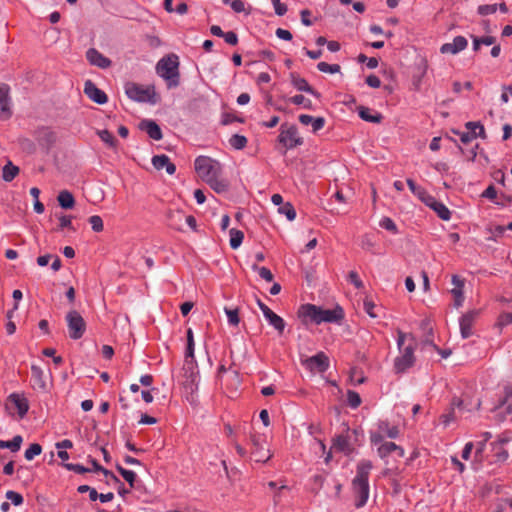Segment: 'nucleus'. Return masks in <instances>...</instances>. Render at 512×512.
Segmentation results:
<instances>
[{
	"label": "nucleus",
	"instance_id": "1",
	"mask_svg": "<svg viewBox=\"0 0 512 512\" xmlns=\"http://www.w3.org/2000/svg\"><path fill=\"white\" fill-rule=\"evenodd\" d=\"M397 345L400 355L394 360V370L396 373H404L415 363L416 340L411 334L398 331Z\"/></svg>",
	"mask_w": 512,
	"mask_h": 512
},
{
	"label": "nucleus",
	"instance_id": "2",
	"mask_svg": "<svg viewBox=\"0 0 512 512\" xmlns=\"http://www.w3.org/2000/svg\"><path fill=\"white\" fill-rule=\"evenodd\" d=\"M373 465L369 460H361L357 465L356 476L352 481L355 506L363 507L369 498L368 477Z\"/></svg>",
	"mask_w": 512,
	"mask_h": 512
},
{
	"label": "nucleus",
	"instance_id": "3",
	"mask_svg": "<svg viewBox=\"0 0 512 512\" xmlns=\"http://www.w3.org/2000/svg\"><path fill=\"white\" fill-rule=\"evenodd\" d=\"M298 314L305 323L312 322L315 324H320L322 322H339L344 316L343 310L340 307H336L334 309H323L313 304L302 305Z\"/></svg>",
	"mask_w": 512,
	"mask_h": 512
},
{
	"label": "nucleus",
	"instance_id": "4",
	"mask_svg": "<svg viewBox=\"0 0 512 512\" xmlns=\"http://www.w3.org/2000/svg\"><path fill=\"white\" fill-rule=\"evenodd\" d=\"M157 74L163 78L169 89L180 84L179 58L176 54H169L161 58L156 65Z\"/></svg>",
	"mask_w": 512,
	"mask_h": 512
},
{
	"label": "nucleus",
	"instance_id": "5",
	"mask_svg": "<svg viewBox=\"0 0 512 512\" xmlns=\"http://www.w3.org/2000/svg\"><path fill=\"white\" fill-rule=\"evenodd\" d=\"M195 170L199 177L205 182L216 176L222 175L221 164L218 161L205 156H199L196 158Z\"/></svg>",
	"mask_w": 512,
	"mask_h": 512
},
{
	"label": "nucleus",
	"instance_id": "6",
	"mask_svg": "<svg viewBox=\"0 0 512 512\" xmlns=\"http://www.w3.org/2000/svg\"><path fill=\"white\" fill-rule=\"evenodd\" d=\"M126 95L133 101L148 102L155 104L156 93L153 86H143L137 83L129 82L125 85Z\"/></svg>",
	"mask_w": 512,
	"mask_h": 512
},
{
	"label": "nucleus",
	"instance_id": "7",
	"mask_svg": "<svg viewBox=\"0 0 512 512\" xmlns=\"http://www.w3.org/2000/svg\"><path fill=\"white\" fill-rule=\"evenodd\" d=\"M65 319L69 337L73 340L80 339L86 331V322L83 317L78 311L71 310L67 313Z\"/></svg>",
	"mask_w": 512,
	"mask_h": 512
},
{
	"label": "nucleus",
	"instance_id": "8",
	"mask_svg": "<svg viewBox=\"0 0 512 512\" xmlns=\"http://www.w3.org/2000/svg\"><path fill=\"white\" fill-rule=\"evenodd\" d=\"M302 366L312 374L323 373L329 368V358L324 352L311 357H301Z\"/></svg>",
	"mask_w": 512,
	"mask_h": 512
},
{
	"label": "nucleus",
	"instance_id": "9",
	"mask_svg": "<svg viewBox=\"0 0 512 512\" xmlns=\"http://www.w3.org/2000/svg\"><path fill=\"white\" fill-rule=\"evenodd\" d=\"M398 435L399 429L397 426H391L388 422L381 421L377 426V430L371 431L370 441L372 445H378L385 437L394 439L397 438Z\"/></svg>",
	"mask_w": 512,
	"mask_h": 512
},
{
	"label": "nucleus",
	"instance_id": "10",
	"mask_svg": "<svg viewBox=\"0 0 512 512\" xmlns=\"http://www.w3.org/2000/svg\"><path fill=\"white\" fill-rule=\"evenodd\" d=\"M496 417L499 421H512V387L504 388V396L500 403L495 407Z\"/></svg>",
	"mask_w": 512,
	"mask_h": 512
},
{
	"label": "nucleus",
	"instance_id": "11",
	"mask_svg": "<svg viewBox=\"0 0 512 512\" xmlns=\"http://www.w3.org/2000/svg\"><path fill=\"white\" fill-rule=\"evenodd\" d=\"M279 142L283 144L287 149L295 148L303 143V140L298 135V130L295 126L285 127L282 125L281 132L279 134Z\"/></svg>",
	"mask_w": 512,
	"mask_h": 512
},
{
	"label": "nucleus",
	"instance_id": "12",
	"mask_svg": "<svg viewBox=\"0 0 512 512\" xmlns=\"http://www.w3.org/2000/svg\"><path fill=\"white\" fill-rule=\"evenodd\" d=\"M252 451L251 455L256 462H266L270 459L271 454L265 447V441L259 436H251Z\"/></svg>",
	"mask_w": 512,
	"mask_h": 512
},
{
	"label": "nucleus",
	"instance_id": "13",
	"mask_svg": "<svg viewBox=\"0 0 512 512\" xmlns=\"http://www.w3.org/2000/svg\"><path fill=\"white\" fill-rule=\"evenodd\" d=\"M85 95L97 104H105L108 97L104 91L99 89L91 80H87L84 84Z\"/></svg>",
	"mask_w": 512,
	"mask_h": 512
},
{
	"label": "nucleus",
	"instance_id": "14",
	"mask_svg": "<svg viewBox=\"0 0 512 512\" xmlns=\"http://www.w3.org/2000/svg\"><path fill=\"white\" fill-rule=\"evenodd\" d=\"M478 314V310H471L461 317L460 332L463 338H469L473 334L472 327Z\"/></svg>",
	"mask_w": 512,
	"mask_h": 512
},
{
	"label": "nucleus",
	"instance_id": "15",
	"mask_svg": "<svg viewBox=\"0 0 512 512\" xmlns=\"http://www.w3.org/2000/svg\"><path fill=\"white\" fill-rule=\"evenodd\" d=\"M468 41L462 36H457L451 43H445L441 46L440 51L443 54L455 55L467 47Z\"/></svg>",
	"mask_w": 512,
	"mask_h": 512
},
{
	"label": "nucleus",
	"instance_id": "16",
	"mask_svg": "<svg viewBox=\"0 0 512 512\" xmlns=\"http://www.w3.org/2000/svg\"><path fill=\"white\" fill-rule=\"evenodd\" d=\"M425 204L433 209L440 219L444 221L450 220V210L442 202L437 201L432 195L426 199Z\"/></svg>",
	"mask_w": 512,
	"mask_h": 512
},
{
	"label": "nucleus",
	"instance_id": "17",
	"mask_svg": "<svg viewBox=\"0 0 512 512\" xmlns=\"http://www.w3.org/2000/svg\"><path fill=\"white\" fill-rule=\"evenodd\" d=\"M451 281L453 285V288L451 289V294L453 295L454 298V306L456 308H459L460 306H462L464 302V281L457 275H453Z\"/></svg>",
	"mask_w": 512,
	"mask_h": 512
},
{
	"label": "nucleus",
	"instance_id": "18",
	"mask_svg": "<svg viewBox=\"0 0 512 512\" xmlns=\"http://www.w3.org/2000/svg\"><path fill=\"white\" fill-rule=\"evenodd\" d=\"M86 58L91 65L97 66L99 68L105 69L111 65L110 59L102 55L99 51L94 48H90L86 52Z\"/></svg>",
	"mask_w": 512,
	"mask_h": 512
},
{
	"label": "nucleus",
	"instance_id": "19",
	"mask_svg": "<svg viewBox=\"0 0 512 512\" xmlns=\"http://www.w3.org/2000/svg\"><path fill=\"white\" fill-rule=\"evenodd\" d=\"M290 81H291V84L298 91L307 92L316 98H320V94L312 86L309 85V83L306 81V79L300 77L299 75H297L295 73H291Z\"/></svg>",
	"mask_w": 512,
	"mask_h": 512
},
{
	"label": "nucleus",
	"instance_id": "20",
	"mask_svg": "<svg viewBox=\"0 0 512 512\" xmlns=\"http://www.w3.org/2000/svg\"><path fill=\"white\" fill-rule=\"evenodd\" d=\"M0 116L4 119L11 116L9 87L6 84H0Z\"/></svg>",
	"mask_w": 512,
	"mask_h": 512
},
{
	"label": "nucleus",
	"instance_id": "21",
	"mask_svg": "<svg viewBox=\"0 0 512 512\" xmlns=\"http://www.w3.org/2000/svg\"><path fill=\"white\" fill-rule=\"evenodd\" d=\"M152 164L157 170L164 169L169 175H173L176 171V166L170 161L169 157L165 154L155 155L152 158Z\"/></svg>",
	"mask_w": 512,
	"mask_h": 512
},
{
	"label": "nucleus",
	"instance_id": "22",
	"mask_svg": "<svg viewBox=\"0 0 512 512\" xmlns=\"http://www.w3.org/2000/svg\"><path fill=\"white\" fill-rule=\"evenodd\" d=\"M31 381L35 389L45 390L47 387L44 371L38 365L31 366Z\"/></svg>",
	"mask_w": 512,
	"mask_h": 512
},
{
	"label": "nucleus",
	"instance_id": "23",
	"mask_svg": "<svg viewBox=\"0 0 512 512\" xmlns=\"http://www.w3.org/2000/svg\"><path fill=\"white\" fill-rule=\"evenodd\" d=\"M8 401L17 409L20 418H23L28 412L29 404L25 397L13 393L9 396Z\"/></svg>",
	"mask_w": 512,
	"mask_h": 512
},
{
	"label": "nucleus",
	"instance_id": "24",
	"mask_svg": "<svg viewBox=\"0 0 512 512\" xmlns=\"http://www.w3.org/2000/svg\"><path fill=\"white\" fill-rule=\"evenodd\" d=\"M428 69L427 60L421 58L415 65V71L413 73V85L416 90L420 89L423 77L426 75Z\"/></svg>",
	"mask_w": 512,
	"mask_h": 512
},
{
	"label": "nucleus",
	"instance_id": "25",
	"mask_svg": "<svg viewBox=\"0 0 512 512\" xmlns=\"http://www.w3.org/2000/svg\"><path fill=\"white\" fill-rule=\"evenodd\" d=\"M140 127L144 130L153 140H161L163 135L159 125L152 120H144L141 122Z\"/></svg>",
	"mask_w": 512,
	"mask_h": 512
},
{
	"label": "nucleus",
	"instance_id": "26",
	"mask_svg": "<svg viewBox=\"0 0 512 512\" xmlns=\"http://www.w3.org/2000/svg\"><path fill=\"white\" fill-rule=\"evenodd\" d=\"M298 119L302 125H305V126L311 125L312 131L314 133L321 130L325 125V119L323 117L315 118V117L307 115V114H301Z\"/></svg>",
	"mask_w": 512,
	"mask_h": 512
},
{
	"label": "nucleus",
	"instance_id": "27",
	"mask_svg": "<svg viewBox=\"0 0 512 512\" xmlns=\"http://www.w3.org/2000/svg\"><path fill=\"white\" fill-rule=\"evenodd\" d=\"M36 138L38 143L46 149L56 141L55 133L48 128L39 129Z\"/></svg>",
	"mask_w": 512,
	"mask_h": 512
},
{
	"label": "nucleus",
	"instance_id": "28",
	"mask_svg": "<svg viewBox=\"0 0 512 512\" xmlns=\"http://www.w3.org/2000/svg\"><path fill=\"white\" fill-rule=\"evenodd\" d=\"M333 448L345 454H349L352 452V447L350 445L349 438L345 435H338L334 439Z\"/></svg>",
	"mask_w": 512,
	"mask_h": 512
},
{
	"label": "nucleus",
	"instance_id": "29",
	"mask_svg": "<svg viewBox=\"0 0 512 512\" xmlns=\"http://www.w3.org/2000/svg\"><path fill=\"white\" fill-rule=\"evenodd\" d=\"M216 193H223L228 190L229 183L221 176H216L206 182Z\"/></svg>",
	"mask_w": 512,
	"mask_h": 512
},
{
	"label": "nucleus",
	"instance_id": "30",
	"mask_svg": "<svg viewBox=\"0 0 512 512\" xmlns=\"http://www.w3.org/2000/svg\"><path fill=\"white\" fill-rule=\"evenodd\" d=\"M358 112H359V116L362 120L371 122V123H380L383 118L380 113L375 112L373 114L372 110L367 107H360Z\"/></svg>",
	"mask_w": 512,
	"mask_h": 512
},
{
	"label": "nucleus",
	"instance_id": "31",
	"mask_svg": "<svg viewBox=\"0 0 512 512\" xmlns=\"http://www.w3.org/2000/svg\"><path fill=\"white\" fill-rule=\"evenodd\" d=\"M407 185L410 191L417 196L423 203L426 202V199L431 195L421 186L417 185L412 179H407Z\"/></svg>",
	"mask_w": 512,
	"mask_h": 512
},
{
	"label": "nucleus",
	"instance_id": "32",
	"mask_svg": "<svg viewBox=\"0 0 512 512\" xmlns=\"http://www.w3.org/2000/svg\"><path fill=\"white\" fill-rule=\"evenodd\" d=\"M265 318L269 322V324L272 325L277 330L279 334L283 333L285 329V322L279 315L271 311L265 316Z\"/></svg>",
	"mask_w": 512,
	"mask_h": 512
},
{
	"label": "nucleus",
	"instance_id": "33",
	"mask_svg": "<svg viewBox=\"0 0 512 512\" xmlns=\"http://www.w3.org/2000/svg\"><path fill=\"white\" fill-rule=\"evenodd\" d=\"M57 200L59 205L64 209H71L75 204L73 195L67 190L61 191L58 194Z\"/></svg>",
	"mask_w": 512,
	"mask_h": 512
},
{
	"label": "nucleus",
	"instance_id": "34",
	"mask_svg": "<svg viewBox=\"0 0 512 512\" xmlns=\"http://www.w3.org/2000/svg\"><path fill=\"white\" fill-rule=\"evenodd\" d=\"M23 442V438L20 435H16L10 441L0 440V449H10L12 452H17L21 444Z\"/></svg>",
	"mask_w": 512,
	"mask_h": 512
},
{
	"label": "nucleus",
	"instance_id": "35",
	"mask_svg": "<svg viewBox=\"0 0 512 512\" xmlns=\"http://www.w3.org/2000/svg\"><path fill=\"white\" fill-rule=\"evenodd\" d=\"M377 446V453L380 458L387 457L390 453L394 451V449H398V445H396L393 442H385L384 440L380 443H378Z\"/></svg>",
	"mask_w": 512,
	"mask_h": 512
},
{
	"label": "nucleus",
	"instance_id": "36",
	"mask_svg": "<svg viewBox=\"0 0 512 512\" xmlns=\"http://www.w3.org/2000/svg\"><path fill=\"white\" fill-rule=\"evenodd\" d=\"M229 235H230V247L234 250L239 248L243 242L244 233L238 229L232 228L229 231Z\"/></svg>",
	"mask_w": 512,
	"mask_h": 512
},
{
	"label": "nucleus",
	"instance_id": "37",
	"mask_svg": "<svg viewBox=\"0 0 512 512\" xmlns=\"http://www.w3.org/2000/svg\"><path fill=\"white\" fill-rule=\"evenodd\" d=\"M18 173L19 168L14 166L11 162H8V164L3 167L2 177L5 181L10 182L18 175Z\"/></svg>",
	"mask_w": 512,
	"mask_h": 512
},
{
	"label": "nucleus",
	"instance_id": "38",
	"mask_svg": "<svg viewBox=\"0 0 512 512\" xmlns=\"http://www.w3.org/2000/svg\"><path fill=\"white\" fill-rule=\"evenodd\" d=\"M247 138L243 135L234 134L229 139V144L231 147H233L236 150H241L246 147L247 145Z\"/></svg>",
	"mask_w": 512,
	"mask_h": 512
},
{
	"label": "nucleus",
	"instance_id": "39",
	"mask_svg": "<svg viewBox=\"0 0 512 512\" xmlns=\"http://www.w3.org/2000/svg\"><path fill=\"white\" fill-rule=\"evenodd\" d=\"M168 219L170 221V226L176 230H181L180 223L184 219V215L180 211H170L168 213Z\"/></svg>",
	"mask_w": 512,
	"mask_h": 512
},
{
	"label": "nucleus",
	"instance_id": "40",
	"mask_svg": "<svg viewBox=\"0 0 512 512\" xmlns=\"http://www.w3.org/2000/svg\"><path fill=\"white\" fill-rule=\"evenodd\" d=\"M278 212L285 215L289 221H293L296 218V211L290 202L283 203L278 208Z\"/></svg>",
	"mask_w": 512,
	"mask_h": 512
},
{
	"label": "nucleus",
	"instance_id": "41",
	"mask_svg": "<svg viewBox=\"0 0 512 512\" xmlns=\"http://www.w3.org/2000/svg\"><path fill=\"white\" fill-rule=\"evenodd\" d=\"M97 135L109 147L115 148L117 145L116 138L108 130H98Z\"/></svg>",
	"mask_w": 512,
	"mask_h": 512
},
{
	"label": "nucleus",
	"instance_id": "42",
	"mask_svg": "<svg viewBox=\"0 0 512 512\" xmlns=\"http://www.w3.org/2000/svg\"><path fill=\"white\" fill-rule=\"evenodd\" d=\"M117 471L121 474V476L129 483L130 487H134V482L136 480V474L131 471L123 468L120 465H116Z\"/></svg>",
	"mask_w": 512,
	"mask_h": 512
},
{
	"label": "nucleus",
	"instance_id": "43",
	"mask_svg": "<svg viewBox=\"0 0 512 512\" xmlns=\"http://www.w3.org/2000/svg\"><path fill=\"white\" fill-rule=\"evenodd\" d=\"M42 452V447L38 443H33L29 446L28 449H26L24 456L25 459L28 461H31L34 459V457L40 455Z\"/></svg>",
	"mask_w": 512,
	"mask_h": 512
},
{
	"label": "nucleus",
	"instance_id": "44",
	"mask_svg": "<svg viewBox=\"0 0 512 512\" xmlns=\"http://www.w3.org/2000/svg\"><path fill=\"white\" fill-rule=\"evenodd\" d=\"M194 336L193 331L191 328L187 330V349H186V357L191 358V360L194 359Z\"/></svg>",
	"mask_w": 512,
	"mask_h": 512
},
{
	"label": "nucleus",
	"instance_id": "45",
	"mask_svg": "<svg viewBox=\"0 0 512 512\" xmlns=\"http://www.w3.org/2000/svg\"><path fill=\"white\" fill-rule=\"evenodd\" d=\"M494 43H495V38L492 36L485 35L482 37H476L473 40V48H474V50H478L481 44L490 46Z\"/></svg>",
	"mask_w": 512,
	"mask_h": 512
},
{
	"label": "nucleus",
	"instance_id": "46",
	"mask_svg": "<svg viewBox=\"0 0 512 512\" xmlns=\"http://www.w3.org/2000/svg\"><path fill=\"white\" fill-rule=\"evenodd\" d=\"M252 270L257 271L259 276L267 282H271L273 280L272 272L266 267H259L257 264H253L251 266Z\"/></svg>",
	"mask_w": 512,
	"mask_h": 512
},
{
	"label": "nucleus",
	"instance_id": "47",
	"mask_svg": "<svg viewBox=\"0 0 512 512\" xmlns=\"http://www.w3.org/2000/svg\"><path fill=\"white\" fill-rule=\"evenodd\" d=\"M289 102L295 105H302L305 109H312V102L301 94L289 98Z\"/></svg>",
	"mask_w": 512,
	"mask_h": 512
},
{
	"label": "nucleus",
	"instance_id": "48",
	"mask_svg": "<svg viewBox=\"0 0 512 512\" xmlns=\"http://www.w3.org/2000/svg\"><path fill=\"white\" fill-rule=\"evenodd\" d=\"M317 68L319 71L323 73H338L340 71V66L338 64H328L326 62H319L317 64Z\"/></svg>",
	"mask_w": 512,
	"mask_h": 512
},
{
	"label": "nucleus",
	"instance_id": "49",
	"mask_svg": "<svg viewBox=\"0 0 512 512\" xmlns=\"http://www.w3.org/2000/svg\"><path fill=\"white\" fill-rule=\"evenodd\" d=\"M224 310H225V313H226V316L228 319V323L230 325L237 326L240 322L238 309L237 308H235V309L225 308Z\"/></svg>",
	"mask_w": 512,
	"mask_h": 512
},
{
	"label": "nucleus",
	"instance_id": "50",
	"mask_svg": "<svg viewBox=\"0 0 512 512\" xmlns=\"http://www.w3.org/2000/svg\"><path fill=\"white\" fill-rule=\"evenodd\" d=\"M466 128L468 129L467 132H471L474 134V132H477V137L485 138V130L482 125H480L478 122H467Z\"/></svg>",
	"mask_w": 512,
	"mask_h": 512
},
{
	"label": "nucleus",
	"instance_id": "51",
	"mask_svg": "<svg viewBox=\"0 0 512 512\" xmlns=\"http://www.w3.org/2000/svg\"><path fill=\"white\" fill-rule=\"evenodd\" d=\"M186 388H190L191 392L197 389V373L193 371L190 372V375L186 377V380L183 382Z\"/></svg>",
	"mask_w": 512,
	"mask_h": 512
},
{
	"label": "nucleus",
	"instance_id": "52",
	"mask_svg": "<svg viewBox=\"0 0 512 512\" xmlns=\"http://www.w3.org/2000/svg\"><path fill=\"white\" fill-rule=\"evenodd\" d=\"M88 222L90 223L92 230L95 232H101L104 228L103 220L98 215H93L89 217Z\"/></svg>",
	"mask_w": 512,
	"mask_h": 512
},
{
	"label": "nucleus",
	"instance_id": "53",
	"mask_svg": "<svg viewBox=\"0 0 512 512\" xmlns=\"http://www.w3.org/2000/svg\"><path fill=\"white\" fill-rule=\"evenodd\" d=\"M347 401L350 407L352 408H357L361 404L360 395L352 390H349L347 392Z\"/></svg>",
	"mask_w": 512,
	"mask_h": 512
},
{
	"label": "nucleus",
	"instance_id": "54",
	"mask_svg": "<svg viewBox=\"0 0 512 512\" xmlns=\"http://www.w3.org/2000/svg\"><path fill=\"white\" fill-rule=\"evenodd\" d=\"M63 466L69 470V471H74L78 474H84V473H87V472H90L91 469L89 468H86L84 467L83 465L81 464H73V463H63Z\"/></svg>",
	"mask_w": 512,
	"mask_h": 512
},
{
	"label": "nucleus",
	"instance_id": "55",
	"mask_svg": "<svg viewBox=\"0 0 512 512\" xmlns=\"http://www.w3.org/2000/svg\"><path fill=\"white\" fill-rule=\"evenodd\" d=\"M380 226L388 231H391L393 233H397V226L394 223V221L389 217H384L380 221Z\"/></svg>",
	"mask_w": 512,
	"mask_h": 512
},
{
	"label": "nucleus",
	"instance_id": "56",
	"mask_svg": "<svg viewBox=\"0 0 512 512\" xmlns=\"http://www.w3.org/2000/svg\"><path fill=\"white\" fill-rule=\"evenodd\" d=\"M6 498L10 500L15 506L21 505L23 503L22 495L15 491H7Z\"/></svg>",
	"mask_w": 512,
	"mask_h": 512
},
{
	"label": "nucleus",
	"instance_id": "57",
	"mask_svg": "<svg viewBox=\"0 0 512 512\" xmlns=\"http://www.w3.org/2000/svg\"><path fill=\"white\" fill-rule=\"evenodd\" d=\"M89 462L93 466V470L96 472H102L105 476H110L115 480H118L112 472L108 471L107 469L103 468L95 459H90Z\"/></svg>",
	"mask_w": 512,
	"mask_h": 512
},
{
	"label": "nucleus",
	"instance_id": "58",
	"mask_svg": "<svg viewBox=\"0 0 512 512\" xmlns=\"http://www.w3.org/2000/svg\"><path fill=\"white\" fill-rule=\"evenodd\" d=\"M348 280L357 288V289H361L363 288V282L362 280L359 278V275L357 272L355 271H351L349 272L348 274Z\"/></svg>",
	"mask_w": 512,
	"mask_h": 512
},
{
	"label": "nucleus",
	"instance_id": "59",
	"mask_svg": "<svg viewBox=\"0 0 512 512\" xmlns=\"http://www.w3.org/2000/svg\"><path fill=\"white\" fill-rule=\"evenodd\" d=\"M505 231H506L505 226L497 225L493 229H490L491 236L488 239L495 241L498 237L502 236Z\"/></svg>",
	"mask_w": 512,
	"mask_h": 512
},
{
	"label": "nucleus",
	"instance_id": "60",
	"mask_svg": "<svg viewBox=\"0 0 512 512\" xmlns=\"http://www.w3.org/2000/svg\"><path fill=\"white\" fill-rule=\"evenodd\" d=\"M271 2L273 4V6H274L275 13L277 15L282 16V15H284L287 12L286 4L281 3L280 0H271Z\"/></svg>",
	"mask_w": 512,
	"mask_h": 512
},
{
	"label": "nucleus",
	"instance_id": "61",
	"mask_svg": "<svg viewBox=\"0 0 512 512\" xmlns=\"http://www.w3.org/2000/svg\"><path fill=\"white\" fill-rule=\"evenodd\" d=\"M440 420H441V422L443 423V425L445 427L448 426L451 422H453L455 420V411H454V409L451 408L448 413L443 414L440 417Z\"/></svg>",
	"mask_w": 512,
	"mask_h": 512
},
{
	"label": "nucleus",
	"instance_id": "62",
	"mask_svg": "<svg viewBox=\"0 0 512 512\" xmlns=\"http://www.w3.org/2000/svg\"><path fill=\"white\" fill-rule=\"evenodd\" d=\"M484 198L495 200L497 198V191L493 185H489L481 195Z\"/></svg>",
	"mask_w": 512,
	"mask_h": 512
},
{
	"label": "nucleus",
	"instance_id": "63",
	"mask_svg": "<svg viewBox=\"0 0 512 512\" xmlns=\"http://www.w3.org/2000/svg\"><path fill=\"white\" fill-rule=\"evenodd\" d=\"M511 323H512V312L511 313H502L499 316L497 324L499 326H506V325L511 324Z\"/></svg>",
	"mask_w": 512,
	"mask_h": 512
},
{
	"label": "nucleus",
	"instance_id": "64",
	"mask_svg": "<svg viewBox=\"0 0 512 512\" xmlns=\"http://www.w3.org/2000/svg\"><path fill=\"white\" fill-rule=\"evenodd\" d=\"M231 8L236 13H240V12H245L246 11L245 3L242 0H233V1H231Z\"/></svg>",
	"mask_w": 512,
	"mask_h": 512
}]
</instances>
